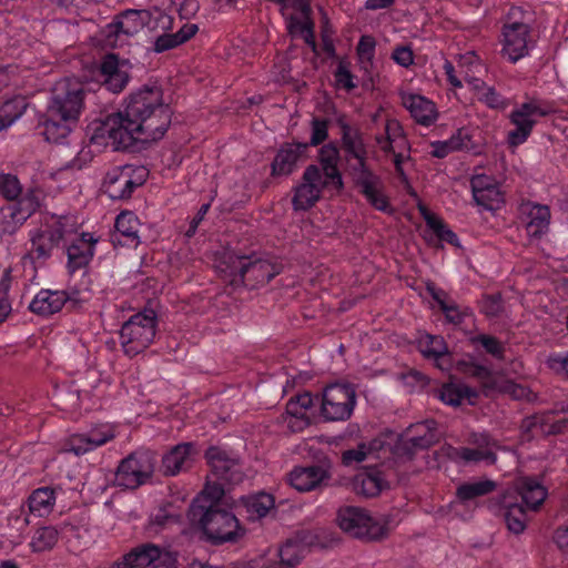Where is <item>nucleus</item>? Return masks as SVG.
<instances>
[{
    "label": "nucleus",
    "mask_w": 568,
    "mask_h": 568,
    "mask_svg": "<svg viewBox=\"0 0 568 568\" xmlns=\"http://www.w3.org/2000/svg\"><path fill=\"white\" fill-rule=\"evenodd\" d=\"M64 230L61 225L38 232L31 240V254L36 258L47 260L51 256L53 247L63 239Z\"/></svg>",
    "instance_id": "c756f323"
},
{
    "label": "nucleus",
    "mask_w": 568,
    "mask_h": 568,
    "mask_svg": "<svg viewBox=\"0 0 568 568\" xmlns=\"http://www.w3.org/2000/svg\"><path fill=\"white\" fill-rule=\"evenodd\" d=\"M205 459L215 479L226 485H236L243 481L244 473L241 470L240 460L231 457L220 447H209L205 452Z\"/></svg>",
    "instance_id": "ddd939ff"
},
{
    "label": "nucleus",
    "mask_w": 568,
    "mask_h": 568,
    "mask_svg": "<svg viewBox=\"0 0 568 568\" xmlns=\"http://www.w3.org/2000/svg\"><path fill=\"white\" fill-rule=\"evenodd\" d=\"M160 556V547L146 542L142 544L123 556L126 568H148L156 564V558Z\"/></svg>",
    "instance_id": "2f4dec72"
},
{
    "label": "nucleus",
    "mask_w": 568,
    "mask_h": 568,
    "mask_svg": "<svg viewBox=\"0 0 568 568\" xmlns=\"http://www.w3.org/2000/svg\"><path fill=\"white\" fill-rule=\"evenodd\" d=\"M173 18L159 8L153 10L128 9L114 17L113 21L105 27V41L109 45H116V38L120 34L134 36L143 28L163 31L171 30Z\"/></svg>",
    "instance_id": "20e7f679"
},
{
    "label": "nucleus",
    "mask_w": 568,
    "mask_h": 568,
    "mask_svg": "<svg viewBox=\"0 0 568 568\" xmlns=\"http://www.w3.org/2000/svg\"><path fill=\"white\" fill-rule=\"evenodd\" d=\"M28 103L22 97L6 101L0 108V131L11 125L26 111Z\"/></svg>",
    "instance_id": "4c0bfd02"
},
{
    "label": "nucleus",
    "mask_w": 568,
    "mask_h": 568,
    "mask_svg": "<svg viewBox=\"0 0 568 568\" xmlns=\"http://www.w3.org/2000/svg\"><path fill=\"white\" fill-rule=\"evenodd\" d=\"M286 413L290 416L296 418L300 423L298 427L296 428L292 426L293 432H301L311 424L306 413L302 409V407H300L293 397L286 404Z\"/></svg>",
    "instance_id": "bf43d9fd"
},
{
    "label": "nucleus",
    "mask_w": 568,
    "mask_h": 568,
    "mask_svg": "<svg viewBox=\"0 0 568 568\" xmlns=\"http://www.w3.org/2000/svg\"><path fill=\"white\" fill-rule=\"evenodd\" d=\"M156 333V314L144 310L132 315L121 327L120 339L124 353L135 356L153 342Z\"/></svg>",
    "instance_id": "423d86ee"
},
{
    "label": "nucleus",
    "mask_w": 568,
    "mask_h": 568,
    "mask_svg": "<svg viewBox=\"0 0 568 568\" xmlns=\"http://www.w3.org/2000/svg\"><path fill=\"white\" fill-rule=\"evenodd\" d=\"M392 454L397 458L412 460L417 452L414 449L413 445H410L409 439H404L402 435L396 434L392 446Z\"/></svg>",
    "instance_id": "4d7b16f0"
},
{
    "label": "nucleus",
    "mask_w": 568,
    "mask_h": 568,
    "mask_svg": "<svg viewBox=\"0 0 568 568\" xmlns=\"http://www.w3.org/2000/svg\"><path fill=\"white\" fill-rule=\"evenodd\" d=\"M410 445H413L416 452L425 450L434 446L440 440V435H434L433 433H418L416 436L408 438Z\"/></svg>",
    "instance_id": "e2e57ef3"
},
{
    "label": "nucleus",
    "mask_w": 568,
    "mask_h": 568,
    "mask_svg": "<svg viewBox=\"0 0 568 568\" xmlns=\"http://www.w3.org/2000/svg\"><path fill=\"white\" fill-rule=\"evenodd\" d=\"M329 478L331 474L323 465L295 467L290 473V484L298 491L313 490Z\"/></svg>",
    "instance_id": "aec40b11"
},
{
    "label": "nucleus",
    "mask_w": 568,
    "mask_h": 568,
    "mask_svg": "<svg viewBox=\"0 0 568 568\" xmlns=\"http://www.w3.org/2000/svg\"><path fill=\"white\" fill-rule=\"evenodd\" d=\"M402 103L422 125L429 126L438 116L435 103L419 94L403 93Z\"/></svg>",
    "instance_id": "4be33fe9"
},
{
    "label": "nucleus",
    "mask_w": 568,
    "mask_h": 568,
    "mask_svg": "<svg viewBox=\"0 0 568 568\" xmlns=\"http://www.w3.org/2000/svg\"><path fill=\"white\" fill-rule=\"evenodd\" d=\"M336 521L342 530L366 541L382 540L388 534L386 520L375 519L365 509L355 506L339 508Z\"/></svg>",
    "instance_id": "39448f33"
},
{
    "label": "nucleus",
    "mask_w": 568,
    "mask_h": 568,
    "mask_svg": "<svg viewBox=\"0 0 568 568\" xmlns=\"http://www.w3.org/2000/svg\"><path fill=\"white\" fill-rule=\"evenodd\" d=\"M352 490L365 498L377 497L383 490L390 488L383 471L377 468L365 469L356 474L351 483Z\"/></svg>",
    "instance_id": "6ab92c4d"
},
{
    "label": "nucleus",
    "mask_w": 568,
    "mask_h": 568,
    "mask_svg": "<svg viewBox=\"0 0 568 568\" xmlns=\"http://www.w3.org/2000/svg\"><path fill=\"white\" fill-rule=\"evenodd\" d=\"M496 487V481L491 479H485L475 483H464L457 487L456 497L460 503H466L477 497L486 496L493 493Z\"/></svg>",
    "instance_id": "f704fd0d"
},
{
    "label": "nucleus",
    "mask_w": 568,
    "mask_h": 568,
    "mask_svg": "<svg viewBox=\"0 0 568 568\" xmlns=\"http://www.w3.org/2000/svg\"><path fill=\"white\" fill-rule=\"evenodd\" d=\"M530 221L527 224V231L532 236H539L548 229L550 211L548 206L536 205L530 214Z\"/></svg>",
    "instance_id": "c03bdc74"
},
{
    "label": "nucleus",
    "mask_w": 568,
    "mask_h": 568,
    "mask_svg": "<svg viewBox=\"0 0 568 568\" xmlns=\"http://www.w3.org/2000/svg\"><path fill=\"white\" fill-rule=\"evenodd\" d=\"M131 68L129 60L120 59L114 53L105 54L100 64L103 85L113 93L121 92L130 81Z\"/></svg>",
    "instance_id": "dca6fc26"
},
{
    "label": "nucleus",
    "mask_w": 568,
    "mask_h": 568,
    "mask_svg": "<svg viewBox=\"0 0 568 568\" xmlns=\"http://www.w3.org/2000/svg\"><path fill=\"white\" fill-rule=\"evenodd\" d=\"M477 205L483 206L488 211H496L504 203V195L500 192L497 183L486 189L484 193L474 197Z\"/></svg>",
    "instance_id": "49530a36"
},
{
    "label": "nucleus",
    "mask_w": 568,
    "mask_h": 568,
    "mask_svg": "<svg viewBox=\"0 0 568 568\" xmlns=\"http://www.w3.org/2000/svg\"><path fill=\"white\" fill-rule=\"evenodd\" d=\"M200 450L195 443H181L162 457L161 471L164 476H175L193 467Z\"/></svg>",
    "instance_id": "f3484780"
},
{
    "label": "nucleus",
    "mask_w": 568,
    "mask_h": 568,
    "mask_svg": "<svg viewBox=\"0 0 568 568\" xmlns=\"http://www.w3.org/2000/svg\"><path fill=\"white\" fill-rule=\"evenodd\" d=\"M221 265V271L224 277L229 278L230 285L245 286L250 290L267 284L283 270L280 263H272L263 258L253 260L252 255L236 253H226Z\"/></svg>",
    "instance_id": "7ed1b4c3"
},
{
    "label": "nucleus",
    "mask_w": 568,
    "mask_h": 568,
    "mask_svg": "<svg viewBox=\"0 0 568 568\" xmlns=\"http://www.w3.org/2000/svg\"><path fill=\"white\" fill-rule=\"evenodd\" d=\"M490 510L498 509L503 516L508 530L515 535L521 534L526 528L527 513L523 504L515 500L511 491H505L496 499L488 500Z\"/></svg>",
    "instance_id": "2eb2a0df"
},
{
    "label": "nucleus",
    "mask_w": 568,
    "mask_h": 568,
    "mask_svg": "<svg viewBox=\"0 0 568 568\" xmlns=\"http://www.w3.org/2000/svg\"><path fill=\"white\" fill-rule=\"evenodd\" d=\"M310 148L308 143L293 142L283 143L274 160L271 163V175L272 176H288L291 175L296 166L298 160L305 155Z\"/></svg>",
    "instance_id": "a211bd4d"
},
{
    "label": "nucleus",
    "mask_w": 568,
    "mask_h": 568,
    "mask_svg": "<svg viewBox=\"0 0 568 568\" xmlns=\"http://www.w3.org/2000/svg\"><path fill=\"white\" fill-rule=\"evenodd\" d=\"M237 506L245 510L247 520L254 521L265 517L275 507V499L273 495L261 491L241 497Z\"/></svg>",
    "instance_id": "c85d7f7f"
},
{
    "label": "nucleus",
    "mask_w": 568,
    "mask_h": 568,
    "mask_svg": "<svg viewBox=\"0 0 568 568\" xmlns=\"http://www.w3.org/2000/svg\"><path fill=\"white\" fill-rule=\"evenodd\" d=\"M336 123L342 131V145L346 154L352 158H358V155H367V149L364 143V139H361L356 142L351 141L346 116L344 114L339 115L336 119Z\"/></svg>",
    "instance_id": "79ce46f5"
},
{
    "label": "nucleus",
    "mask_w": 568,
    "mask_h": 568,
    "mask_svg": "<svg viewBox=\"0 0 568 568\" xmlns=\"http://www.w3.org/2000/svg\"><path fill=\"white\" fill-rule=\"evenodd\" d=\"M392 59L400 67L408 68L414 63V53L408 45H398L392 53Z\"/></svg>",
    "instance_id": "774afa93"
},
{
    "label": "nucleus",
    "mask_w": 568,
    "mask_h": 568,
    "mask_svg": "<svg viewBox=\"0 0 568 568\" xmlns=\"http://www.w3.org/2000/svg\"><path fill=\"white\" fill-rule=\"evenodd\" d=\"M280 560L277 562L267 564L268 568H295L305 557L300 548H297L290 538L278 549Z\"/></svg>",
    "instance_id": "58836bf2"
},
{
    "label": "nucleus",
    "mask_w": 568,
    "mask_h": 568,
    "mask_svg": "<svg viewBox=\"0 0 568 568\" xmlns=\"http://www.w3.org/2000/svg\"><path fill=\"white\" fill-rule=\"evenodd\" d=\"M95 240L89 233H82L67 248L68 268L70 273L84 268L90 263L93 256V244Z\"/></svg>",
    "instance_id": "b1692460"
},
{
    "label": "nucleus",
    "mask_w": 568,
    "mask_h": 568,
    "mask_svg": "<svg viewBox=\"0 0 568 568\" xmlns=\"http://www.w3.org/2000/svg\"><path fill=\"white\" fill-rule=\"evenodd\" d=\"M552 112L549 106L542 105L539 100H531L523 103L510 113V121L516 126L508 132L507 141L509 145L517 146L524 143L530 135L536 116H546Z\"/></svg>",
    "instance_id": "f8f14e48"
},
{
    "label": "nucleus",
    "mask_w": 568,
    "mask_h": 568,
    "mask_svg": "<svg viewBox=\"0 0 568 568\" xmlns=\"http://www.w3.org/2000/svg\"><path fill=\"white\" fill-rule=\"evenodd\" d=\"M531 28L524 21H511L504 24V47L503 53L510 62L515 63L526 57L529 51V39Z\"/></svg>",
    "instance_id": "4468645a"
},
{
    "label": "nucleus",
    "mask_w": 568,
    "mask_h": 568,
    "mask_svg": "<svg viewBox=\"0 0 568 568\" xmlns=\"http://www.w3.org/2000/svg\"><path fill=\"white\" fill-rule=\"evenodd\" d=\"M334 77L336 83L348 92L357 87V84L354 82V74L348 70L347 63L344 61H339Z\"/></svg>",
    "instance_id": "13d9d810"
},
{
    "label": "nucleus",
    "mask_w": 568,
    "mask_h": 568,
    "mask_svg": "<svg viewBox=\"0 0 568 568\" xmlns=\"http://www.w3.org/2000/svg\"><path fill=\"white\" fill-rule=\"evenodd\" d=\"M225 485L224 483L215 479L214 481L207 479L204 488L193 498L187 511H194V508H214L224 507L225 503Z\"/></svg>",
    "instance_id": "bb28decb"
},
{
    "label": "nucleus",
    "mask_w": 568,
    "mask_h": 568,
    "mask_svg": "<svg viewBox=\"0 0 568 568\" xmlns=\"http://www.w3.org/2000/svg\"><path fill=\"white\" fill-rule=\"evenodd\" d=\"M437 397L447 405L457 407L466 398L470 405L475 404L478 393L466 385L447 383L436 390Z\"/></svg>",
    "instance_id": "7c9ffc66"
},
{
    "label": "nucleus",
    "mask_w": 568,
    "mask_h": 568,
    "mask_svg": "<svg viewBox=\"0 0 568 568\" xmlns=\"http://www.w3.org/2000/svg\"><path fill=\"white\" fill-rule=\"evenodd\" d=\"M70 300L64 291H40L29 305L32 313L49 316L52 315L64 306Z\"/></svg>",
    "instance_id": "a878e982"
},
{
    "label": "nucleus",
    "mask_w": 568,
    "mask_h": 568,
    "mask_svg": "<svg viewBox=\"0 0 568 568\" xmlns=\"http://www.w3.org/2000/svg\"><path fill=\"white\" fill-rule=\"evenodd\" d=\"M181 45L174 33H166L156 37L153 50L156 53H162Z\"/></svg>",
    "instance_id": "338daca9"
},
{
    "label": "nucleus",
    "mask_w": 568,
    "mask_h": 568,
    "mask_svg": "<svg viewBox=\"0 0 568 568\" xmlns=\"http://www.w3.org/2000/svg\"><path fill=\"white\" fill-rule=\"evenodd\" d=\"M425 222L439 241L460 247L457 234L439 216H425Z\"/></svg>",
    "instance_id": "37998d69"
},
{
    "label": "nucleus",
    "mask_w": 568,
    "mask_h": 568,
    "mask_svg": "<svg viewBox=\"0 0 568 568\" xmlns=\"http://www.w3.org/2000/svg\"><path fill=\"white\" fill-rule=\"evenodd\" d=\"M381 186L371 187L368 184H365V190L361 193L366 197L372 206L382 212H387L390 207L387 197L381 193Z\"/></svg>",
    "instance_id": "864d4df0"
},
{
    "label": "nucleus",
    "mask_w": 568,
    "mask_h": 568,
    "mask_svg": "<svg viewBox=\"0 0 568 568\" xmlns=\"http://www.w3.org/2000/svg\"><path fill=\"white\" fill-rule=\"evenodd\" d=\"M121 113L126 129L136 138V144H150L164 136L173 111L163 101L162 88L148 83L129 95Z\"/></svg>",
    "instance_id": "f257e3e1"
},
{
    "label": "nucleus",
    "mask_w": 568,
    "mask_h": 568,
    "mask_svg": "<svg viewBox=\"0 0 568 568\" xmlns=\"http://www.w3.org/2000/svg\"><path fill=\"white\" fill-rule=\"evenodd\" d=\"M90 143L97 146L111 144L114 151H136V138L126 129L121 112L108 115L104 121L95 122Z\"/></svg>",
    "instance_id": "6e6552de"
},
{
    "label": "nucleus",
    "mask_w": 568,
    "mask_h": 568,
    "mask_svg": "<svg viewBox=\"0 0 568 568\" xmlns=\"http://www.w3.org/2000/svg\"><path fill=\"white\" fill-rule=\"evenodd\" d=\"M458 456L464 459L467 463L470 462H481L486 460L488 464L493 465L497 460V456L491 450H481L478 448H468V447H462L458 449Z\"/></svg>",
    "instance_id": "603ef678"
},
{
    "label": "nucleus",
    "mask_w": 568,
    "mask_h": 568,
    "mask_svg": "<svg viewBox=\"0 0 568 568\" xmlns=\"http://www.w3.org/2000/svg\"><path fill=\"white\" fill-rule=\"evenodd\" d=\"M290 540L300 548L304 555L310 548L320 545L318 536L312 530H298Z\"/></svg>",
    "instance_id": "5fc2aeb1"
},
{
    "label": "nucleus",
    "mask_w": 568,
    "mask_h": 568,
    "mask_svg": "<svg viewBox=\"0 0 568 568\" xmlns=\"http://www.w3.org/2000/svg\"><path fill=\"white\" fill-rule=\"evenodd\" d=\"M13 203L20 210H29L30 216L40 207V201L34 190H28L22 197L19 196Z\"/></svg>",
    "instance_id": "69168bd1"
},
{
    "label": "nucleus",
    "mask_w": 568,
    "mask_h": 568,
    "mask_svg": "<svg viewBox=\"0 0 568 568\" xmlns=\"http://www.w3.org/2000/svg\"><path fill=\"white\" fill-rule=\"evenodd\" d=\"M186 517L191 528L200 534V540L212 546L236 544L246 534L237 517L224 507L194 508Z\"/></svg>",
    "instance_id": "f03ea898"
},
{
    "label": "nucleus",
    "mask_w": 568,
    "mask_h": 568,
    "mask_svg": "<svg viewBox=\"0 0 568 568\" xmlns=\"http://www.w3.org/2000/svg\"><path fill=\"white\" fill-rule=\"evenodd\" d=\"M331 121L328 119H322L314 116L311 121L312 134L310 146H317L322 144L328 138V126Z\"/></svg>",
    "instance_id": "3c124183"
},
{
    "label": "nucleus",
    "mask_w": 568,
    "mask_h": 568,
    "mask_svg": "<svg viewBox=\"0 0 568 568\" xmlns=\"http://www.w3.org/2000/svg\"><path fill=\"white\" fill-rule=\"evenodd\" d=\"M339 160V151L335 143L331 142L323 145L318 151V162L323 178L332 183V187L337 192L344 189L342 173L338 170L337 163Z\"/></svg>",
    "instance_id": "412c9836"
},
{
    "label": "nucleus",
    "mask_w": 568,
    "mask_h": 568,
    "mask_svg": "<svg viewBox=\"0 0 568 568\" xmlns=\"http://www.w3.org/2000/svg\"><path fill=\"white\" fill-rule=\"evenodd\" d=\"M450 138L454 140L456 151H467L474 154L480 153V144L475 140V135L470 130L466 128L458 129Z\"/></svg>",
    "instance_id": "de8ad7c7"
},
{
    "label": "nucleus",
    "mask_w": 568,
    "mask_h": 568,
    "mask_svg": "<svg viewBox=\"0 0 568 568\" xmlns=\"http://www.w3.org/2000/svg\"><path fill=\"white\" fill-rule=\"evenodd\" d=\"M395 437L396 433L393 430L388 429L382 433L379 436L366 444L367 454L378 453L386 449L392 453V446Z\"/></svg>",
    "instance_id": "6e6d98bb"
},
{
    "label": "nucleus",
    "mask_w": 568,
    "mask_h": 568,
    "mask_svg": "<svg viewBox=\"0 0 568 568\" xmlns=\"http://www.w3.org/2000/svg\"><path fill=\"white\" fill-rule=\"evenodd\" d=\"M73 121H64L60 115H51L50 110L47 109L45 113L40 115L38 128L43 130L40 132L48 142L62 143L63 140L72 131Z\"/></svg>",
    "instance_id": "cd10ccee"
},
{
    "label": "nucleus",
    "mask_w": 568,
    "mask_h": 568,
    "mask_svg": "<svg viewBox=\"0 0 568 568\" xmlns=\"http://www.w3.org/2000/svg\"><path fill=\"white\" fill-rule=\"evenodd\" d=\"M55 495L50 487L36 489L28 498L29 509L39 516L49 515L54 506Z\"/></svg>",
    "instance_id": "c9c22d12"
},
{
    "label": "nucleus",
    "mask_w": 568,
    "mask_h": 568,
    "mask_svg": "<svg viewBox=\"0 0 568 568\" xmlns=\"http://www.w3.org/2000/svg\"><path fill=\"white\" fill-rule=\"evenodd\" d=\"M327 187H332V183L323 178L320 166L310 164L306 166L301 182L293 189V210H311L321 200L322 192Z\"/></svg>",
    "instance_id": "9b49d317"
},
{
    "label": "nucleus",
    "mask_w": 568,
    "mask_h": 568,
    "mask_svg": "<svg viewBox=\"0 0 568 568\" xmlns=\"http://www.w3.org/2000/svg\"><path fill=\"white\" fill-rule=\"evenodd\" d=\"M420 352L427 358L445 359L449 364L448 347L439 335L426 334L419 341Z\"/></svg>",
    "instance_id": "e433bc0d"
},
{
    "label": "nucleus",
    "mask_w": 568,
    "mask_h": 568,
    "mask_svg": "<svg viewBox=\"0 0 568 568\" xmlns=\"http://www.w3.org/2000/svg\"><path fill=\"white\" fill-rule=\"evenodd\" d=\"M469 376H473L475 378L483 381L484 386L487 388L496 387V381L493 379V372L490 368H488L485 365L477 364V363L473 362V365L470 366Z\"/></svg>",
    "instance_id": "680f3d73"
},
{
    "label": "nucleus",
    "mask_w": 568,
    "mask_h": 568,
    "mask_svg": "<svg viewBox=\"0 0 568 568\" xmlns=\"http://www.w3.org/2000/svg\"><path fill=\"white\" fill-rule=\"evenodd\" d=\"M113 437V434L106 435L100 433L73 435L70 439V450L77 456H80L105 444Z\"/></svg>",
    "instance_id": "72a5a7b5"
},
{
    "label": "nucleus",
    "mask_w": 568,
    "mask_h": 568,
    "mask_svg": "<svg viewBox=\"0 0 568 568\" xmlns=\"http://www.w3.org/2000/svg\"><path fill=\"white\" fill-rule=\"evenodd\" d=\"M473 344H480L485 351L497 359H503L505 347L501 342L491 335L479 334L471 338Z\"/></svg>",
    "instance_id": "8fccbe9b"
},
{
    "label": "nucleus",
    "mask_w": 568,
    "mask_h": 568,
    "mask_svg": "<svg viewBox=\"0 0 568 568\" xmlns=\"http://www.w3.org/2000/svg\"><path fill=\"white\" fill-rule=\"evenodd\" d=\"M156 453L150 449H136L129 454L118 466L115 484L126 489H136L153 476Z\"/></svg>",
    "instance_id": "0eeeda50"
},
{
    "label": "nucleus",
    "mask_w": 568,
    "mask_h": 568,
    "mask_svg": "<svg viewBox=\"0 0 568 568\" xmlns=\"http://www.w3.org/2000/svg\"><path fill=\"white\" fill-rule=\"evenodd\" d=\"M30 217L29 210H20L14 203L0 207V235H12Z\"/></svg>",
    "instance_id": "473e14b6"
},
{
    "label": "nucleus",
    "mask_w": 568,
    "mask_h": 568,
    "mask_svg": "<svg viewBox=\"0 0 568 568\" xmlns=\"http://www.w3.org/2000/svg\"><path fill=\"white\" fill-rule=\"evenodd\" d=\"M22 194V185L17 175L0 173V195L8 202L18 200Z\"/></svg>",
    "instance_id": "a18cd8bd"
},
{
    "label": "nucleus",
    "mask_w": 568,
    "mask_h": 568,
    "mask_svg": "<svg viewBox=\"0 0 568 568\" xmlns=\"http://www.w3.org/2000/svg\"><path fill=\"white\" fill-rule=\"evenodd\" d=\"M480 312L487 317H498L503 311V297L500 293L483 294L478 301Z\"/></svg>",
    "instance_id": "09e8293b"
},
{
    "label": "nucleus",
    "mask_w": 568,
    "mask_h": 568,
    "mask_svg": "<svg viewBox=\"0 0 568 568\" xmlns=\"http://www.w3.org/2000/svg\"><path fill=\"white\" fill-rule=\"evenodd\" d=\"M59 532L52 526L40 527L36 530L30 547L34 552H42L52 549L58 542Z\"/></svg>",
    "instance_id": "a19ab883"
},
{
    "label": "nucleus",
    "mask_w": 568,
    "mask_h": 568,
    "mask_svg": "<svg viewBox=\"0 0 568 568\" xmlns=\"http://www.w3.org/2000/svg\"><path fill=\"white\" fill-rule=\"evenodd\" d=\"M506 491H511L515 495V500L520 496L523 504L528 508L537 509L547 497L546 488L535 478L524 477L517 480L515 488H509Z\"/></svg>",
    "instance_id": "393cba45"
},
{
    "label": "nucleus",
    "mask_w": 568,
    "mask_h": 568,
    "mask_svg": "<svg viewBox=\"0 0 568 568\" xmlns=\"http://www.w3.org/2000/svg\"><path fill=\"white\" fill-rule=\"evenodd\" d=\"M376 41L372 36H362L357 43V54L362 62H372L374 58Z\"/></svg>",
    "instance_id": "052dcab7"
},
{
    "label": "nucleus",
    "mask_w": 568,
    "mask_h": 568,
    "mask_svg": "<svg viewBox=\"0 0 568 568\" xmlns=\"http://www.w3.org/2000/svg\"><path fill=\"white\" fill-rule=\"evenodd\" d=\"M356 405V389L351 383H333L323 392L321 406L325 420H347Z\"/></svg>",
    "instance_id": "9d476101"
},
{
    "label": "nucleus",
    "mask_w": 568,
    "mask_h": 568,
    "mask_svg": "<svg viewBox=\"0 0 568 568\" xmlns=\"http://www.w3.org/2000/svg\"><path fill=\"white\" fill-rule=\"evenodd\" d=\"M366 443H359L356 448L347 449L342 454V462L345 466L363 462L367 456Z\"/></svg>",
    "instance_id": "0e129e2a"
},
{
    "label": "nucleus",
    "mask_w": 568,
    "mask_h": 568,
    "mask_svg": "<svg viewBox=\"0 0 568 568\" xmlns=\"http://www.w3.org/2000/svg\"><path fill=\"white\" fill-rule=\"evenodd\" d=\"M125 168L108 172L103 182V192L112 200H124Z\"/></svg>",
    "instance_id": "ea45409f"
},
{
    "label": "nucleus",
    "mask_w": 568,
    "mask_h": 568,
    "mask_svg": "<svg viewBox=\"0 0 568 568\" xmlns=\"http://www.w3.org/2000/svg\"><path fill=\"white\" fill-rule=\"evenodd\" d=\"M139 219L131 211L121 212L114 223L115 233L112 234V243L114 245H134L140 242L139 237Z\"/></svg>",
    "instance_id": "5701e85b"
},
{
    "label": "nucleus",
    "mask_w": 568,
    "mask_h": 568,
    "mask_svg": "<svg viewBox=\"0 0 568 568\" xmlns=\"http://www.w3.org/2000/svg\"><path fill=\"white\" fill-rule=\"evenodd\" d=\"M84 97L82 84L64 80L54 87L47 109L51 115H60L64 121L77 123L84 105Z\"/></svg>",
    "instance_id": "1a4fd4ad"
}]
</instances>
